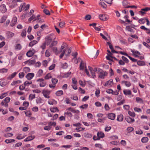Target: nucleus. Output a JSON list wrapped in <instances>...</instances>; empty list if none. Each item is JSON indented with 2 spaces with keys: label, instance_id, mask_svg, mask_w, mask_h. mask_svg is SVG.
<instances>
[{
  "label": "nucleus",
  "instance_id": "338daca9",
  "mask_svg": "<svg viewBox=\"0 0 150 150\" xmlns=\"http://www.w3.org/2000/svg\"><path fill=\"white\" fill-rule=\"evenodd\" d=\"M68 64L67 63H64L62 64V67L64 69H66L68 67Z\"/></svg>",
  "mask_w": 150,
  "mask_h": 150
},
{
  "label": "nucleus",
  "instance_id": "37998d69",
  "mask_svg": "<svg viewBox=\"0 0 150 150\" xmlns=\"http://www.w3.org/2000/svg\"><path fill=\"white\" fill-rule=\"evenodd\" d=\"M145 18H144L140 19L138 21L139 23L141 24H144L145 23Z\"/></svg>",
  "mask_w": 150,
  "mask_h": 150
},
{
  "label": "nucleus",
  "instance_id": "aec40b11",
  "mask_svg": "<svg viewBox=\"0 0 150 150\" xmlns=\"http://www.w3.org/2000/svg\"><path fill=\"white\" fill-rule=\"evenodd\" d=\"M26 4L24 3L22 4L19 8V11L21 12L25 8Z\"/></svg>",
  "mask_w": 150,
  "mask_h": 150
},
{
  "label": "nucleus",
  "instance_id": "f704fd0d",
  "mask_svg": "<svg viewBox=\"0 0 150 150\" xmlns=\"http://www.w3.org/2000/svg\"><path fill=\"white\" fill-rule=\"evenodd\" d=\"M38 42L37 41L35 40H33L31 41L29 44V47H32Z\"/></svg>",
  "mask_w": 150,
  "mask_h": 150
},
{
  "label": "nucleus",
  "instance_id": "a878e982",
  "mask_svg": "<svg viewBox=\"0 0 150 150\" xmlns=\"http://www.w3.org/2000/svg\"><path fill=\"white\" fill-rule=\"evenodd\" d=\"M121 83L122 84H125V85L127 87L130 86L131 85V83L127 81H122Z\"/></svg>",
  "mask_w": 150,
  "mask_h": 150
},
{
  "label": "nucleus",
  "instance_id": "ea45409f",
  "mask_svg": "<svg viewBox=\"0 0 150 150\" xmlns=\"http://www.w3.org/2000/svg\"><path fill=\"white\" fill-rule=\"evenodd\" d=\"M50 111L53 112H55L56 111H58L59 110L57 107H53L50 108Z\"/></svg>",
  "mask_w": 150,
  "mask_h": 150
},
{
  "label": "nucleus",
  "instance_id": "72a5a7b5",
  "mask_svg": "<svg viewBox=\"0 0 150 150\" xmlns=\"http://www.w3.org/2000/svg\"><path fill=\"white\" fill-rule=\"evenodd\" d=\"M55 94L56 96H59L63 94V92L62 90L58 91L56 92Z\"/></svg>",
  "mask_w": 150,
  "mask_h": 150
},
{
  "label": "nucleus",
  "instance_id": "4d7b16f0",
  "mask_svg": "<svg viewBox=\"0 0 150 150\" xmlns=\"http://www.w3.org/2000/svg\"><path fill=\"white\" fill-rule=\"evenodd\" d=\"M12 2V4H11L9 6L11 8H13L15 7L16 6H17V4L16 3H13Z\"/></svg>",
  "mask_w": 150,
  "mask_h": 150
},
{
  "label": "nucleus",
  "instance_id": "2f4dec72",
  "mask_svg": "<svg viewBox=\"0 0 150 150\" xmlns=\"http://www.w3.org/2000/svg\"><path fill=\"white\" fill-rule=\"evenodd\" d=\"M124 94L127 95H130L132 94V92L130 90H124L123 91Z\"/></svg>",
  "mask_w": 150,
  "mask_h": 150
},
{
  "label": "nucleus",
  "instance_id": "cd10ccee",
  "mask_svg": "<svg viewBox=\"0 0 150 150\" xmlns=\"http://www.w3.org/2000/svg\"><path fill=\"white\" fill-rule=\"evenodd\" d=\"M7 18V16L6 15L3 16L0 20V23H2L6 20Z\"/></svg>",
  "mask_w": 150,
  "mask_h": 150
},
{
  "label": "nucleus",
  "instance_id": "4c0bfd02",
  "mask_svg": "<svg viewBox=\"0 0 150 150\" xmlns=\"http://www.w3.org/2000/svg\"><path fill=\"white\" fill-rule=\"evenodd\" d=\"M137 64L139 66H144L145 65L144 62L142 61H138L137 62Z\"/></svg>",
  "mask_w": 150,
  "mask_h": 150
},
{
  "label": "nucleus",
  "instance_id": "9d476101",
  "mask_svg": "<svg viewBox=\"0 0 150 150\" xmlns=\"http://www.w3.org/2000/svg\"><path fill=\"white\" fill-rule=\"evenodd\" d=\"M7 9L6 5L4 4H2L0 6V11L2 13H5Z\"/></svg>",
  "mask_w": 150,
  "mask_h": 150
},
{
  "label": "nucleus",
  "instance_id": "39448f33",
  "mask_svg": "<svg viewBox=\"0 0 150 150\" xmlns=\"http://www.w3.org/2000/svg\"><path fill=\"white\" fill-rule=\"evenodd\" d=\"M84 68H85V71L86 73V74L88 76H90V75L88 70L86 68V66L85 63L84 62L81 61L80 65V69L81 70H83Z\"/></svg>",
  "mask_w": 150,
  "mask_h": 150
},
{
  "label": "nucleus",
  "instance_id": "680f3d73",
  "mask_svg": "<svg viewBox=\"0 0 150 150\" xmlns=\"http://www.w3.org/2000/svg\"><path fill=\"white\" fill-rule=\"evenodd\" d=\"M79 83L81 86L83 87L86 84V83L85 82H83L81 80L79 81Z\"/></svg>",
  "mask_w": 150,
  "mask_h": 150
},
{
  "label": "nucleus",
  "instance_id": "13d9d810",
  "mask_svg": "<svg viewBox=\"0 0 150 150\" xmlns=\"http://www.w3.org/2000/svg\"><path fill=\"white\" fill-rule=\"evenodd\" d=\"M23 71L25 73H27V72L30 71V68L28 67H25L23 69Z\"/></svg>",
  "mask_w": 150,
  "mask_h": 150
},
{
  "label": "nucleus",
  "instance_id": "052dcab7",
  "mask_svg": "<svg viewBox=\"0 0 150 150\" xmlns=\"http://www.w3.org/2000/svg\"><path fill=\"white\" fill-rule=\"evenodd\" d=\"M103 115L101 113L98 114L97 115V116L98 117V118H105V117L103 116Z\"/></svg>",
  "mask_w": 150,
  "mask_h": 150
},
{
  "label": "nucleus",
  "instance_id": "7c9ffc66",
  "mask_svg": "<svg viewBox=\"0 0 150 150\" xmlns=\"http://www.w3.org/2000/svg\"><path fill=\"white\" fill-rule=\"evenodd\" d=\"M123 116L122 114H120L118 115L117 120L119 122H121L123 120Z\"/></svg>",
  "mask_w": 150,
  "mask_h": 150
},
{
  "label": "nucleus",
  "instance_id": "e2e57ef3",
  "mask_svg": "<svg viewBox=\"0 0 150 150\" xmlns=\"http://www.w3.org/2000/svg\"><path fill=\"white\" fill-rule=\"evenodd\" d=\"M122 60L126 63H128L129 62L128 59L125 57L122 56Z\"/></svg>",
  "mask_w": 150,
  "mask_h": 150
},
{
  "label": "nucleus",
  "instance_id": "09e8293b",
  "mask_svg": "<svg viewBox=\"0 0 150 150\" xmlns=\"http://www.w3.org/2000/svg\"><path fill=\"white\" fill-rule=\"evenodd\" d=\"M15 48L17 50H20L21 49V46L20 44H18L15 46Z\"/></svg>",
  "mask_w": 150,
  "mask_h": 150
},
{
  "label": "nucleus",
  "instance_id": "c756f323",
  "mask_svg": "<svg viewBox=\"0 0 150 150\" xmlns=\"http://www.w3.org/2000/svg\"><path fill=\"white\" fill-rule=\"evenodd\" d=\"M34 52H32V50H29L26 53L27 56L28 57H32L34 54Z\"/></svg>",
  "mask_w": 150,
  "mask_h": 150
},
{
  "label": "nucleus",
  "instance_id": "5701e85b",
  "mask_svg": "<svg viewBox=\"0 0 150 150\" xmlns=\"http://www.w3.org/2000/svg\"><path fill=\"white\" fill-rule=\"evenodd\" d=\"M35 138V136H31L28 137L27 138L24 139V141L28 142L31 141Z\"/></svg>",
  "mask_w": 150,
  "mask_h": 150
},
{
  "label": "nucleus",
  "instance_id": "de8ad7c7",
  "mask_svg": "<svg viewBox=\"0 0 150 150\" xmlns=\"http://www.w3.org/2000/svg\"><path fill=\"white\" fill-rule=\"evenodd\" d=\"M1 104L2 106H4L5 107L7 108L8 106V104L6 103L4 100H3L1 103Z\"/></svg>",
  "mask_w": 150,
  "mask_h": 150
},
{
  "label": "nucleus",
  "instance_id": "20e7f679",
  "mask_svg": "<svg viewBox=\"0 0 150 150\" xmlns=\"http://www.w3.org/2000/svg\"><path fill=\"white\" fill-rule=\"evenodd\" d=\"M54 35L53 34H50L45 37V43L46 45H49L50 44L54 38Z\"/></svg>",
  "mask_w": 150,
  "mask_h": 150
},
{
  "label": "nucleus",
  "instance_id": "c03bdc74",
  "mask_svg": "<svg viewBox=\"0 0 150 150\" xmlns=\"http://www.w3.org/2000/svg\"><path fill=\"white\" fill-rule=\"evenodd\" d=\"M7 34L8 35V37L9 38H11L14 36V33L11 32L10 31L8 32Z\"/></svg>",
  "mask_w": 150,
  "mask_h": 150
},
{
  "label": "nucleus",
  "instance_id": "864d4df0",
  "mask_svg": "<svg viewBox=\"0 0 150 150\" xmlns=\"http://www.w3.org/2000/svg\"><path fill=\"white\" fill-rule=\"evenodd\" d=\"M25 114L26 116L30 117L31 115V113L30 111H25Z\"/></svg>",
  "mask_w": 150,
  "mask_h": 150
},
{
  "label": "nucleus",
  "instance_id": "f257e3e1",
  "mask_svg": "<svg viewBox=\"0 0 150 150\" xmlns=\"http://www.w3.org/2000/svg\"><path fill=\"white\" fill-rule=\"evenodd\" d=\"M66 51L67 52V53H66L65 55L67 57L69 56V54L71 53V50L70 49L67 48V45L66 44H63L62 45L60 49V52L61 53L60 55V58H62L63 57Z\"/></svg>",
  "mask_w": 150,
  "mask_h": 150
},
{
  "label": "nucleus",
  "instance_id": "2eb2a0df",
  "mask_svg": "<svg viewBox=\"0 0 150 150\" xmlns=\"http://www.w3.org/2000/svg\"><path fill=\"white\" fill-rule=\"evenodd\" d=\"M106 0H100V2L99 3L100 5L103 8H106L107 7V5L105 3Z\"/></svg>",
  "mask_w": 150,
  "mask_h": 150
},
{
  "label": "nucleus",
  "instance_id": "0eeeda50",
  "mask_svg": "<svg viewBox=\"0 0 150 150\" xmlns=\"http://www.w3.org/2000/svg\"><path fill=\"white\" fill-rule=\"evenodd\" d=\"M50 91L49 90H43L42 93L45 98H49L50 97L49 95L50 94Z\"/></svg>",
  "mask_w": 150,
  "mask_h": 150
},
{
  "label": "nucleus",
  "instance_id": "6e6d98bb",
  "mask_svg": "<svg viewBox=\"0 0 150 150\" xmlns=\"http://www.w3.org/2000/svg\"><path fill=\"white\" fill-rule=\"evenodd\" d=\"M13 135V134L10 133H8L4 134V136L6 137H10Z\"/></svg>",
  "mask_w": 150,
  "mask_h": 150
},
{
  "label": "nucleus",
  "instance_id": "a18cd8bd",
  "mask_svg": "<svg viewBox=\"0 0 150 150\" xmlns=\"http://www.w3.org/2000/svg\"><path fill=\"white\" fill-rule=\"evenodd\" d=\"M52 50L56 54H58L60 52V51H59L57 50V47H53Z\"/></svg>",
  "mask_w": 150,
  "mask_h": 150
},
{
  "label": "nucleus",
  "instance_id": "c9c22d12",
  "mask_svg": "<svg viewBox=\"0 0 150 150\" xmlns=\"http://www.w3.org/2000/svg\"><path fill=\"white\" fill-rule=\"evenodd\" d=\"M149 140V139L147 137H143L141 139V141L143 143L147 142Z\"/></svg>",
  "mask_w": 150,
  "mask_h": 150
},
{
  "label": "nucleus",
  "instance_id": "412c9836",
  "mask_svg": "<svg viewBox=\"0 0 150 150\" xmlns=\"http://www.w3.org/2000/svg\"><path fill=\"white\" fill-rule=\"evenodd\" d=\"M22 82L20 80H17L16 81H13L11 83V85L13 86H17L18 84Z\"/></svg>",
  "mask_w": 150,
  "mask_h": 150
},
{
  "label": "nucleus",
  "instance_id": "6ab92c4d",
  "mask_svg": "<svg viewBox=\"0 0 150 150\" xmlns=\"http://www.w3.org/2000/svg\"><path fill=\"white\" fill-rule=\"evenodd\" d=\"M131 51L136 57H139L140 55V53L137 51L131 50Z\"/></svg>",
  "mask_w": 150,
  "mask_h": 150
},
{
  "label": "nucleus",
  "instance_id": "e433bc0d",
  "mask_svg": "<svg viewBox=\"0 0 150 150\" xmlns=\"http://www.w3.org/2000/svg\"><path fill=\"white\" fill-rule=\"evenodd\" d=\"M84 136L86 137L87 138H90L92 137V135L91 134H90L88 132H86L84 133Z\"/></svg>",
  "mask_w": 150,
  "mask_h": 150
},
{
  "label": "nucleus",
  "instance_id": "774afa93",
  "mask_svg": "<svg viewBox=\"0 0 150 150\" xmlns=\"http://www.w3.org/2000/svg\"><path fill=\"white\" fill-rule=\"evenodd\" d=\"M18 75L20 78H22L24 77L25 74L23 72H20L19 73Z\"/></svg>",
  "mask_w": 150,
  "mask_h": 150
},
{
  "label": "nucleus",
  "instance_id": "8fccbe9b",
  "mask_svg": "<svg viewBox=\"0 0 150 150\" xmlns=\"http://www.w3.org/2000/svg\"><path fill=\"white\" fill-rule=\"evenodd\" d=\"M129 115L132 117H134L135 116V114L134 112H132L129 111L128 112Z\"/></svg>",
  "mask_w": 150,
  "mask_h": 150
},
{
  "label": "nucleus",
  "instance_id": "69168bd1",
  "mask_svg": "<svg viewBox=\"0 0 150 150\" xmlns=\"http://www.w3.org/2000/svg\"><path fill=\"white\" fill-rule=\"evenodd\" d=\"M51 127H50V125H48V126H45L44 127V129L46 130L49 131L51 129Z\"/></svg>",
  "mask_w": 150,
  "mask_h": 150
},
{
  "label": "nucleus",
  "instance_id": "bf43d9fd",
  "mask_svg": "<svg viewBox=\"0 0 150 150\" xmlns=\"http://www.w3.org/2000/svg\"><path fill=\"white\" fill-rule=\"evenodd\" d=\"M71 74V72H70L64 74L63 77L64 78H67Z\"/></svg>",
  "mask_w": 150,
  "mask_h": 150
},
{
  "label": "nucleus",
  "instance_id": "bb28decb",
  "mask_svg": "<svg viewBox=\"0 0 150 150\" xmlns=\"http://www.w3.org/2000/svg\"><path fill=\"white\" fill-rule=\"evenodd\" d=\"M122 3L123 5L125 8H129V6L128 5V4L129 3L127 1L124 0L123 1Z\"/></svg>",
  "mask_w": 150,
  "mask_h": 150
},
{
  "label": "nucleus",
  "instance_id": "49530a36",
  "mask_svg": "<svg viewBox=\"0 0 150 150\" xmlns=\"http://www.w3.org/2000/svg\"><path fill=\"white\" fill-rule=\"evenodd\" d=\"M52 82L53 85H55L58 82V80L55 78H52Z\"/></svg>",
  "mask_w": 150,
  "mask_h": 150
},
{
  "label": "nucleus",
  "instance_id": "f8f14e48",
  "mask_svg": "<svg viewBox=\"0 0 150 150\" xmlns=\"http://www.w3.org/2000/svg\"><path fill=\"white\" fill-rule=\"evenodd\" d=\"M113 84V80L112 79H110L109 81H107L106 83H105L103 84V85L105 86H111Z\"/></svg>",
  "mask_w": 150,
  "mask_h": 150
},
{
  "label": "nucleus",
  "instance_id": "3c124183",
  "mask_svg": "<svg viewBox=\"0 0 150 150\" xmlns=\"http://www.w3.org/2000/svg\"><path fill=\"white\" fill-rule=\"evenodd\" d=\"M57 43V42L56 41H54L52 42L50 44V47H52L53 46L56 45Z\"/></svg>",
  "mask_w": 150,
  "mask_h": 150
},
{
  "label": "nucleus",
  "instance_id": "9b49d317",
  "mask_svg": "<svg viewBox=\"0 0 150 150\" xmlns=\"http://www.w3.org/2000/svg\"><path fill=\"white\" fill-rule=\"evenodd\" d=\"M150 10V7H145L144 8L141 9V11L139 12L142 15H143L145 13L144 12Z\"/></svg>",
  "mask_w": 150,
  "mask_h": 150
},
{
  "label": "nucleus",
  "instance_id": "ddd939ff",
  "mask_svg": "<svg viewBox=\"0 0 150 150\" xmlns=\"http://www.w3.org/2000/svg\"><path fill=\"white\" fill-rule=\"evenodd\" d=\"M88 69L91 72V74L92 75L93 78H94L96 77V75L95 73V71H96L95 69L93 70V68L90 66L88 67Z\"/></svg>",
  "mask_w": 150,
  "mask_h": 150
},
{
  "label": "nucleus",
  "instance_id": "f3484780",
  "mask_svg": "<svg viewBox=\"0 0 150 150\" xmlns=\"http://www.w3.org/2000/svg\"><path fill=\"white\" fill-rule=\"evenodd\" d=\"M125 119L126 121L129 123H131L135 121L134 119L131 118L128 116L126 117L125 118Z\"/></svg>",
  "mask_w": 150,
  "mask_h": 150
},
{
  "label": "nucleus",
  "instance_id": "58836bf2",
  "mask_svg": "<svg viewBox=\"0 0 150 150\" xmlns=\"http://www.w3.org/2000/svg\"><path fill=\"white\" fill-rule=\"evenodd\" d=\"M52 77V76L51 74L50 73H48L45 76L44 78L45 79L48 80L51 78Z\"/></svg>",
  "mask_w": 150,
  "mask_h": 150
},
{
  "label": "nucleus",
  "instance_id": "dca6fc26",
  "mask_svg": "<svg viewBox=\"0 0 150 150\" xmlns=\"http://www.w3.org/2000/svg\"><path fill=\"white\" fill-rule=\"evenodd\" d=\"M0 81V85L2 87H4L5 86L7 83L5 81V79L4 78H2Z\"/></svg>",
  "mask_w": 150,
  "mask_h": 150
},
{
  "label": "nucleus",
  "instance_id": "0e129e2a",
  "mask_svg": "<svg viewBox=\"0 0 150 150\" xmlns=\"http://www.w3.org/2000/svg\"><path fill=\"white\" fill-rule=\"evenodd\" d=\"M8 71V69L5 68H3L0 69V73H6Z\"/></svg>",
  "mask_w": 150,
  "mask_h": 150
},
{
  "label": "nucleus",
  "instance_id": "a19ab883",
  "mask_svg": "<svg viewBox=\"0 0 150 150\" xmlns=\"http://www.w3.org/2000/svg\"><path fill=\"white\" fill-rule=\"evenodd\" d=\"M136 100L137 103H143V100L139 97H136Z\"/></svg>",
  "mask_w": 150,
  "mask_h": 150
},
{
  "label": "nucleus",
  "instance_id": "603ef678",
  "mask_svg": "<svg viewBox=\"0 0 150 150\" xmlns=\"http://www.w3.org/2000/svg\"><path fill=\"white\" fill-rule=\"evenodd\" d=\"M7 95V93H2L1 95L0 96V99H2L6 97Z\"/></svg>",
  "mask_w": 150,
  "mask_h": 150
},
{
  "label": "nucleus",
  "instance_id": "7ed1b4c3",
  "mask_svg": "<svg viewBox=\"0 0 150 150\" xmlns=\"http://www.w3.org/2000/svg\"><path fill=\"white\" fill-rule=\"evenodd\" d=\"M95 69L97 73L99 74L98 76L99 78L103 79L104 78L105 76L107 75V72L103 71L102 69L99 68H95Z\"/></svg>",
  "mask_w": 150,
  "mask_h": 150
},
{
  "label": "nucleus",
  "instance_id": "473e14b6",
  "mask_svg": "<svg viewBox=\"0 0 150 150\" xmlns=\"http://www.w3.org/2000/svg\"><path fill=\"white\" fill-rule=\"evenodd\" d=\"M26 35V29H24L22 30L21 34V36L23 38H25Z\"/></svg>",
  "mask_w": 150,
  "mask_h": 150
},
{
  "label": "nucleus",
  "instance_id": "79ce46f5",
  "mask_svg": "<svg viewBox=\"0 0 150 150\" xmlns=\"http://www.w3.org/2000/svg\"><path fill=\"white\" fill-rule=\"evenodd\" d=\"M35 95L30 94L29 95V99L30 100H32L33 99L35 98Z\"/></svg>",
  "mask_w": 150,
  "mask_h": 150
},
{
  "label": "nucleus",
  "instance_id": "a211bd4d",
  "mask_svg": "<svg viewBox=\"0 0 150 150\" xmlns=\"http://www.w3.org/2000/svg\"><path fill=\"white\" fill-rule=\"evenodd\" d=\"M115 117V115L113 113H110L108 114V118L112 120H114Z\"/></svg>",
  "mask_w": 150,
  "mask_h": 150
},
{
  "label": "nucleus",
  "instance_id": "423d86ee",
  "mask_svg": "<svg viewBox=\"0 0 150 150\" xmlns=\"http://www.w3.org/2000/svg\"><path fill=\"white\" fill-rule=\"evenodd\" d=\"M37 81L38 82V83L40 87H43L46 85V83L44 81V79H40L37 80Z\"/></svg>",
  "mask_w": 150,
  "mask_h": 150
},
{
  "label": "nucleus",
  "instance_id": "393cba45",
  "mask_svg": "<svg viewBox=\"0 0 150 150\" xmlns=\"http://www.w3.org/2000/svg\"><path fill=\"white\" fill-rule=\"evenodd\" d=\"M97 136L99 138V139L101 138H103L104 137V134L102 132H98L97 133Z\"/></svg>",
  "mask_w": 150,
  "mask_h": 150
},
{
  "label": "nucleus",
  "instance_id": "c85d7f7f",
  "mask_svg": "<svg viewBox=\"0 0 150 150\" xmlns=\"http://www.w3.org/2000/svg\"><path fill=\"white\" fill-rule=\"evenodd\" d=\"M36 101L37 104H40L43 103V100L40 97H38L36 100Z\"/></svg>",
  "mask_w": 150,
  "mask_h": 150
},
{
  "label": "nucleus",
  "instance_id": "5fc2aeb1",
  "mask_svg": "<svg viewBox=\"0 0 150 150\" xmlns=\"http://www.w3.org/2000/svg\"><path fill=\"white\" fill-rule=\"evenodd\" d=\"M125 100L123 99L120 102L118 103L117 104V105H122L123 104L125 103Z\"/></svg>",
  "mask_w": 150,
  "mask_h": 150
},
{
  "label": "nucleus",
  "instance_id": "4468645a",
  "mask_svg": "<svg viewBox=\"0 0 150 150\" xmlns=\"http://www.w3.org/2000/svg\"><path fill=\"white\" fill-rule=\"evenodd\" d=\"M34 76V74L33 73H29L26 76V78L28 80L31 79Z\"/></svg>",
  "mask_w": 150,
  "mask_h": 150
},
{
  "label": "nucleus",
  "instance_id": "1a4fd4ad",
  "mask_svg": "<svg viewBox=\"0 0 150 150\" xmlns=\"http://www.w3.org/2000/svg\"><path fill=\"white\" fill-rule=\"evenodd\" d=\"M17 18L16 17H14L13 18L12 20L11 21L10 25L11 27H13L17 23Z\"/></svg>",
  "mask_w": 150,
  "mask_h": 150
},
{
  "label": "nucleus",
  "instance_id": "6e6552de",
  "mask_svg": "<svg viewBox=\"0 0 150 150\" xmlns=\"http://www.w3.org/2000/svg\"><path fill=\"white\" fill-rule=\"evenodd\" d=\"M99 17L100 20L103 21L107 20L109 18L108 16L105 14H100L99 15Z\"/></svg>",
  "mask_w": 150,
  "mask_h": 150
},
{
  "label": "nucleus",
  "instance_id": "b1692460",
  "mask_svg": "<svg viewBox=\"0 0 150 150\" xmlns=\"http://www.w3.org/2000/svg\"><path fill=\"white\" fill-rule=\"evenodd\" d=\"M43 73V70L42 69H40L36 74V76L38 77H40L42 76Z\"/></svg>",
  "mask_w": 150,
  "mask_h": 150
},
{
  "label": "nucleus",
  "instance_id": "f03ea898",
  "mask_svg": "<svg viewBox=\"0 0 150 150\" xmlns=\"http://www.w3.org/2000/svg\"><path fill=\"white\" fill-rule=\"evenodd\" d=\"M67 111V112H65L64 113V114L65 115L67 116V117H71L72 116V113L69 111H71L72 112L74 113H76L77 114H79L80 111L78 110H75L73 108L69 107L66 110Z\"/></svg>",
  "mask_w": 150,
  "mask_h": 150
},
{
  "label": "nucleus",
  "instance_id": "4be33fe9",
  "mask_svg": "<svg viewBox=\"0 0 150 150\" xmlns=\"http://www.w3.org/2000/svg\"><path fill=\"white\" fill-rule=\"evenodd\" d=\"M17 73L16 72H14L11 75L9 76L7 78V79L8 80H11L13 79L16 75Z\"/></svg>",
  "mask_w": 150,
  "mask_h": 150
}]
</instances>
